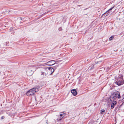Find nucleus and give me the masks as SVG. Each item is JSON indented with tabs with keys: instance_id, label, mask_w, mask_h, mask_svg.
Here are the masks:
<instances>
[{
	"instance_id": "nucleus-5",
	"label": "nucleus",
	"mask_w": 124,
	"mask_h": 124,
	"mask_svg": "<svg viewBox=\"0 0 124 124\" xmlns=\"http://www.w3.org/2000/svg\"><path fill=\"white\" fill-rule=\"evenodd\" d=\"M55 63V61L54 60H51L48 62L46 63L47 64H47V65L49 66H52Z\"/></svg>"
},
{
	"instance_id": "nucleus-14",
	"label": "nucleus",
	"mask_w": 124,
	"mask_h": 124,
	"mask_svg": "<svg viewBox=\"0 0 124 124\" xmlns=\"http://www.w3.org/2000/svg\"><path fill=\"white\" fill-rule=\"evenodd\" d=\"M31 73L30 74H28V73H29V71H28V70L27 71V75H31L32 74V72H32V71L31 70Z\"/></svg>"
},
{
	"instance_id": "nucleus-12",
	"label": "nucleus",
	"mask_w": 124,
	"mask_h": 124,
	"mask_svg": "<svg viewBox=\"0 0 124 124\" xmlns=\"http://www.w3.org/2000/svg\"><path fill=\"white\" fill-rule=\"evenodd\" d=\"M105 110L104 109H102L101 110L100 113L101 114H103L105 112Z\"/></svg>"
},
{
	"instance_id": "nucleus-13",
	"label": "nucleus",
	"mask_w": 124,
	"mask_h": 124,
	"mask_svg": "<svg viewBox=\"0 0 124 124\" xmlns=\"http://www.w3.org/2000/svg\"><path fill=\"white\" fill-rule=\"evenodd\" d=\"M62 115H63L62 114H60V116L61 117H60V118H59H59H58V119H57V120H58V121H60V120H61V119H62V118L63 117H62Z\"/></svg>"
},
{
	"instance_id": "nucleus-16",
	"label": "nucleus",
	"mask_w": 124,
	"mask_h": 124,
	"mask_svg": "<svg viewBox=\"0 0 124 124\" xmlns=\"http://www.w3.org/2000/svg\"><path fill=\"white\" fill-rule=\"evenodd\" d=\"M4 118V117L3 116H2L1 117V119H3Z\"/></svg>"
},
{
	"instance_id": "nucleus-7",
	"label": "nucleus",
	"mask_w": 124,
	"mask_h": 124,
	"mask_svg": "<svg viewBox=\"0 0 124 124\" xmlns=\"http://www.w3.org/2000/svg\"><path fill=\"white\" fill-rule=\"evenodd\" d=\"M110 99V100L112 102L114 101H116L115 100H117L116 98H115V96L113 94L111 96Z\"/></svg>"
},
{
	"instance_id": "nucleus-17",
	"label": "nucleus",
	"mask_w": 124,
	"mask_h": 124,
	"mask_svg": "<svg viewBox=\"0 0 124 124\" xmlns=\"http://www.w3.org/2000/svg\"><path fill=\"white\" fill-rule=\"evenodd\" d=\"M29 68H30V69H31V67H29Z\"/></svg>"
},
{
	"instance_id": "nucleus-6",
	"label": "nucleus",
	"mask_w": 124,
	"mask_h": 124,
	"mask_svg": "<svg viewBox=\"0 0 124 124\" xmlns=\"http://www.w3.org/2000/svg\"><path fill=\"white\" fill-rule=\"evenodd\" d=\"M41 75L42 76L43 78H45L47 77V74L42 71H41Z\"/></svg>"
},
{
	"instance_id": "nucleus-15",
	"label": "nucleus",
	"mask_w": 124,
	"mask_h": 124,
	"mask_svg": "<svg viewBox=\"0 0 124 124\" xmlns=\"http://www.w3.org/2000/svg\"><path fill=\"white\" fill-rule=\"evenodd\" d=\"M113 38L114 37L113 36H112L109 38V40H111L113 39Z\"/></svg>"
},
{
	"instance_id": "nucleus-8",
	"label": "nucleus",
	"mask_w": 124,
	"mask_h": 124,
	"mask_svg": "<svg viewBox=\"0 0 124 124\" xmlns=\"http://www.w3.org/2000/svg\"><path fill=\"white\" fill-rule=\"evenodd\" d=\"M45 68L46 69H48V70L51 71V73L50 74H52L54 71V69L51 67H46Z\"/></svg>"
},
{
	"instance_id": "nucleus-2",
	"label": "nucleus",
	"mask_w": 124,
	"mask_h": 124,
	"mask_svg": "<svg viewBox=\"0 0 124 124\" xmlns=\"http://www.w3.org/2000/svg\"><path fill=\"white\" fill-rule=\"evenodd\" d=\"M116 83L118 86H120L124 84V81L122 77L118 76L117 78H115V79Z\"/></svg>"
},
{
	"instance_id": "nucleus-3",
	"label": "nucleus",
	"mask_w": 124,
	"mask_h": 124,
	"mask_svg": "<svg viewBox=\"0 0 124 124\" xmlns=\"http://www.w3.org/2000/svg\"><path fill=\"white\" fill-rule=\"evenodd\" d=\"M113 94L114 95L115 98H116L117 100L118 99L120 98L121 96L119 92L118 91L115 92H114Z\"/></svg>"
},
{
	"instance_id": "nucleus-4",
	"label": "nucleus",
	"mask_w": 124,
	"mask_h": 124,
	"mask_svg": "<svg viewBox=\"0 0 124 124\" xmlns=\"http://www.w3.org/2000/svg\"><path fill=\"white\" fill-rule=\"evenodd\" d=\"M114 7V6L108 9V10L105 12L104 14H103L102 15V16H104V17H105L108 16L109 14L110 11L112 10Z\"/></svg>"
},
{
	"instance_id": "nucleus-1",
	"label": "nucleus",
	"mask_w": 124,
	"mask_h": 124,
	"mask_svg": "<svg viewBox=\"0 0 124 124\" xmlns=\"http://www.w3.org/2000/svg\"><path fill=\"white\" fill-rule=\"evenodd\" d=\"M38 91L39 89L38 88H33L27 91L26 93V94L28 96H31L34 95L35 93L38 92Z\"/></svg>"
},
{
	"instance_id": "nucleus-11",
	"label": "nucleus",
	"mask_w": 124,
	"mask_h": 124,
	"mask_svg": "<svg viewBox=\"0 0 124 124\" xmlns=\"http://www.w3.org/2000/svg\"><path fill=\"white\" fill-rule=\"evenodd\" d=\"M94 65H92L91 66H90L88 68V69L89 70H92L94 68Z\"/></svg>"
},
{
	"instance_id": "nucleus-18",
	"label": "nucleus",
	"mask_w": 124,
	"mask_h": 124,
	"mask_svg": "<svg viewBox=\"0 0 124 124\" xmlns=\"http://www.w3.org/2000/svg\"><path fill=\"white\" fill-rule=\"evenodd\" d=\"M103 69H104V68H102Z\"/></svg>"
},
{
	"instance_id": "nucleus-10",
	"label": "nucleus",
	"mask_w": 124,
	"mask_h": 124,
	"mask_svg": "<svg viewBox=\"0 0 124 124\" xmlns=\"http://www.w3.org/2000/svg\"><path fill=\"white\" fill-rule=\"evenodd\" d=\"M71 92L74 96H76L77 94V92L75 89H73L71 90Z\"/></svg>"
},
{
	"instance_id": "nucleus-9",
	"label": "nucleus",
	"mask_w": 124,
	"mask_h": 124,
	"mask_svg": "<svg viewBox=\"0 0 124 124\" xmlns=\"http://www.w3.org/2000/svg\"><path fill=\"white\" fill-rule=\"evenodd\" d=\"M111 104V109H113L114 107L116 105L117 102L116 101H113Z\"/></svg>"
}]
</instances>
